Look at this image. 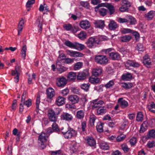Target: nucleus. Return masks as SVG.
Listing matches in <instances>:
<instances>
[{
	"instance_id": "1",
	"label": "nucleus",
	"mask_w": 155,
	"mask_h": 155,
	"mask_svg": "<svg viewBox=\"0 0 155 155\" xmlns=\"http://www.w3.org/2000/svg\"><path fill=\"white\" fill-rule=\"evenodd\" d=\"M104 40V38L102 36H94L90 37L85 43L87 46L90 48H95Z\"/></svg>"
},
{
	"instance_id": "2",
	"label": "nucleus",
	"mask_w": 155,
	"mask_h": 155,
	"mask_svg": "<svg viewBox=\"0 0 155 155\" xmlns=\"http://www.w3.org/2000/svg\"><path fill=\"white\" fill-rule=\"evenodd\" d=\"M63 129L64 128L63 127L61 129V130L62 131V134L65 139H70L73 137H76L77 135V131L74 130L72 128L68 127L67 131L63 130Z\"/></svg>"
},
{
	"instance_id": "3",
	"label": "nucleus",
	"mask_w": 155,
	"mask_h": 155,
	"mask_svg": "<svg viewBox=\"0 0 155 155\" xmlns=\"http://www.w3.org/2000/svg\"><path fill=\"white\" fill-rule=\"evenodd\" d=\"M57 110L58 111V112H54L52 110H48V116L50 121L54 122H56L57 121L58 119L57 115L60 114L61 110L59 109Z\"/></svg>"
},
{
	"instance_id": "4",
	"label": "nucleus",
	"mask_w": 155,
	"mask_h": 155,
	"mask_svg": "<svg viewBox=\"0 0 155 155\" xmlns=\"http://www.w3.org/2000/svg\"><path fill=\"white\" fill-rule=\"evenodd\" d=\"M94 60L97 64L101 65H105L108 63V61L106 56L101 54L96 55Z\"/></svg>"
},
{
	"instance_id": "5",
	"label": "nucleus",
	"mask_w": 155,
	"mask_h": 155,
	"mask_svg": "<svg viewBox=\"0 0 155 155\" xmlns=\"http://www.w3.org/2000/svg\"><path fill=\"white\" fill-rule=\"evenodd\" d=\"M21 72V67L18 65L15 66V70H12V75L16 76L14 77V81L16 83H17L18 82L19 77Z\"/></svg>"
},
{
	"instance_id": "6",
	"label": "nucleus",
	"mask_w": 155,
	"mask_h": 155,
	"mask_svg": "<svg viewBox=\"0 0 155 155\" xmlns=\"http://www.w3.org/2000/svg\"><path fill=\"white\" fill-rule=\"evenodd\" d=\"M103 5L104 6V3L98 4L95 7V10L96 12L98 13L100 15L104 16L106 15L107 10L104 8L102 7Z\"/></svg>"
},
{
	"instance_id": "7",
	"label": "nucleus",
	"mask_w": 155,
	"mask_h": 155,
	"mask_svg": "<svg viewBox=\"0 0 155 155\" xmlns=\"http://www.w3.org/2000/svg\"><path fill=\"white\" fill-rule=\"evenodd\" d=\"M121 6L119 10L121 12H128V8L131 6L132 4L128 0H122Z\"/></svg>"
},
{
	"instance_id": "8",
	"label": "nucleus",
	"mask_w": 155,
	"mask_h": 155,
	"mask_svg": "<svg viewBox=\"0 0 155 155\" xmlns=\"http://www.w3.org/2000/svg\"><path fill=\"white\" fill-rule=\"evenodd\" d=\"M89 73L88 70L85 69L81 72H79L77 75V79L78 80L82 81L85 80L89 76Z\"/></svg>"
},
{
	"instance_id": "9",
	"label": "nucleus",
	"mask_w": 155,
	"mask_h": 155,
	"mask_svg": "<svg viewBox=\"0 0 155 155\" xmlns=\"http://www.w3.org/2000/svg\"><path fill=\"white\" fill-rule=\"evenodd\" d=\"M91 108L93 110L100 107L104 104V102L102 100H99V98L93 100L91 101Z\"/></svg>"
},
{
	"instance_id": "10",
	"label": "nucleus",
	"mask_w": 155,
	"mask_h": 155,
	"mask_svg": "<svg viewBox=\"0 0 155 155\" xmlns=\"http://www.w3.org/2000/svg\"><path fill=\"white\" fill-rule=\"evenodd\" d=\"M85 140L86 141L87 144L92 148L94 149L96 148V140L93 137L91 136L87 137Z\"/></svg>"
},
{
	"instance_id": "11",
	"label": "nucleus",
	"mask_w": 155,
	"mask_h": 155,
	"mask_svg": "<svg viewBox=\"0 0 155 155\" xmlns=\"http://www.w3.org/2000/svg\"><path fill=\"white\" fill-rule=\"evenodd\" d=\"M67 80L64 77L58 78L57 79L56 84L58 87H63L67 83Z\"/></svg>"
},
{
	"instance_id": "12",
	"label": "nucleus",
	"mask_w": 155,
	"mask_h": 155,
	"mask_svg": "<svg viewBox=\"0 0 155 155\" xmlns=\"http://www.w3.org/2000/svg\"><path fill=\"white\" fill-rule=\"evenodd\" d=\"M66 52L71 57H81L84 55L82 53L77 51L67 50Z\"/></svg>"
},
{
	"instance_id": "13",
	"label": "nucleus",
	"mask_w": 155,
	"mask_h": 155,
	"mask_svg": "<svg viewBox=\"0 0 155 155\" xmlns=\"http://www.w3.org/2000/svg\"><path fill=\"white\" fill-rule=\"evenodd\" d=\"M140 64L132 60H128L125 64V67L127 69H129L130 67L134 68L138 67L140 66Z\"/></svg>"
},
{
	"instance_id": "14",
	"label": "nucleus",
	"mask_w": 155,
	"mask_h": 155,
	"mask_svg": "<svg viewBox=\"0 0 155 155\" xmlns=\"http://www.w3.org/2000/svg\"><path fill=\"white\" fill-rule=\"evenodd\" d=\"M60 117L61 120L68 121H71L73 119L72 115L71 114L66 112L63 113L61 115Z\"/></svg>"
},
{
	"instance_id": "15",
	"label": "nucleus",
	"mask_w": 155,
	"mask_h": 155,
	"mask_svg": "<svg viewBox=\"0 0 155 155\" xmlns=\"http://www.w3.org/2000/svg\"><path fill=\"white\" fill-rule=\"evenodd\" d=\"M118 104L122 108L127 107L128 106V102L126 100H124L123 98L121 97L118 100Z\"/></svg>"
},
{
	"instance_id": "16",
	"label": "nucleus",
	"mask_w": 155,
	"mask_h": 155,
	"mask_svg": "<svg viewBox=\"0 0 155 155\" xmlns=\"http://www.w3.org/2000/svg\"><path fill=\"white\" fill-rule=\"evenodd\" d=\"M104 21L101 20H97L94 22L95 27L96 28H103L105 26Z\"/></svg>"
},
{
	"instance_id": "17",
	"label": "nucleus",
	"mask_w": 155,
	"mask_h": 155,
	"mask_svg": "<svg viewBox=\"0 0 155 155\" xmlns=\"http://www.w3.org/2000/svg\"><path fill=\"white\" fill-rule=\"evenodd\" d=\"M66 58V56L63 53L60 54L58 57V59L57 61L56 64L57 66L61 67V63Z\"/></svg>"
},
{
	"instance_id": "18",
	"label": "nucleus",
	"mask_w": 155,
	"mask_h": 155,
	"mask_svg": "<svg viewBox=\"0 0 155 155\" xmlns=\"http://www.w3.org/2000/svg\"><path fill=\"white\" fill-rule=\"evenodd\" d=\"M46 94L48 99H51L55 94L54 90L51 87L48 88L46 90Z\"/></svg>"
},
{
	"instance_id": "19",
	"label": "nucleus",
	"mask_w": 155,
	"mask_h": 155,
	"mask_svg": "<svg viewBox=\"0 0 155 155\" xmlns=\"http://www.w3.org/2000/svg\"><path fill=\"white\" fill-rule=\"evenodd\" d=\"M68 99L69 102L72 104L78 103L79 101V98L76 95H71L69 96Z\"/></svg>"
},
{
	"instance_id": "20",
	"label": "nucleus",
	"mask_w": 155,
	"mask_h": 155,
	"mask_svg": "<svg viewBox=\"0 0 155 155\" xmlns=\"http://www.w3.org/2000/svg\"><path fill=\"white\" fill-rule=\"evenodd\" d=\"M80 26L83 29H86L90 27L91 25L89 22L87 20L82 21L80 23Z\"/></svg>"
},
{
	"instance_id": "21",
	"label": "nucleus",
	"mask_w": 155,
	"mask_h": 155,
	"mask_svg": "<svg viewBox=\"0 0 155 155\" xmlns=\"http://www.w3.org/2000/svg\"><path fill=\"white\" fill-rule=\"evenodd\" d=\"M42 19L41 16L38 17L36 21L35 25L37 26L38 28H39V32L41 33L42 30V23L41 21Z\"/></svg>"
},
{
	"instance_id": "22",
	"label": "nucleus",
	"mask_w": 155,
	"mask_h": 155,
	"mask_svg": "<svg viewBox=\"0 0 155 155\" xmlns=\"http://www.w3.org/2000/svg\"><path fill=\"white\" fill-rule=\"evenodd\" d=\"M108 27L110 30H114L118 27V26L116 22L113 20H111L110 21Z\"/></svg>"
},
{
	"instance_id": "23",
	"label": "nucleus",
	"mask_w": 155,
	"mask_h": 155,
	"mask_svg": "<svg viewBox=\"0 0 155 155\" xmlns=\"http://www.w3.org/2000/svg\"><path fill=\"white\" fill-rule=\"evenodd\" d=\"M109 57L110 59L113 60H116L120 59V55L117 52H112L109 54Z\"/></svg>"
},
{
	"instance_id": "24",
	"label": "nucleus",
	"mask_w": 155,
	"mask_h": 155,
	"mask_svg": "<svg viewBox=\"0 0 155 155\" xmlns=\"http://www.w3.org/2000/svg\"><path fill=\"white\" fill-rule=\"evenodd\" d=\"M143 63L147 68L151 65V61L148 55H146L143 57Z\"/></svg>"
},
{
	"instance_id": "25",
	"label": "nucleus",
	"mask_w": 155,
	"mask_h": 155,
	"mask_svg": "<svg viewBox=\"0 0 155 155\" xmlns=\"http://www.w3.org/2000/svg\"><path fill=\"white\" fill-rule=\"evenodd\" d=\"M107 111L106 107L101 106L97 109L96 112L97 115H102L105 114Z\"/></svg>"
},
{
	"instance_id": "26",
	"label": "nucleus",
	"mask_w": 155,
	"mask_h": 155,
	"mask_svg": "<svg viewBox=\"0 0 155 155\" xmlns=\"http://www.w3.org/2000/svg\"><path fill=\"white\" fill-rule=\"evenodd\" d=\"M48 136L47 134L44 133H42L39 136L38 140L41 141V143H44L47 141Z\"/></svg>"
},
{
	"instance_id": "27",
	"label": "nucleus",
	"mask_w": 155,
	"mask_h": 155,
	"mask_svg": "<svg viewBox=\"0 0 155 155\" xmlns=\"http://www.w3.org/2000/svg\"><path fill=\"white\" fill-rule=\"evenodd\" d=\"M65 99L64 97L59 96L57 98L55 102L58 106H60L65 104Z\"/></svg>"
},
{
	"instance_id": "28",
	"label": "nucleus",
	"mask_w": 155,
	"mask_h": 155,
	"mask_svg": "<svg viewBox=\"0 0 155 155\" xmlns=\"http://www.w3.org/2000/svg\"><path fill=\"white\" fill-rule=\"evenodd\" d=\"M127 23L130 25H134L137 23L136 19L131 15H127Z\"/></svg>"
},
{
	"instance_id": "29",
	"label": "nucleus",
	"mask_w": 155,
	"mask_h": 155,
	"mask_svg": "<svg viewBox=\"0 0 155 155\" xmlns=\"http://www.w3.org/2000/svg\"><path fill=\"white\" fill-rule=\"evenodd\" d=\"M102 71V70L101 68H97L93 69L92 73L94 76L97 77L101 74Z\"/></svg>"
},
{
	"instance_id": "30",
	"label": "nucleus",
	"mask_w": 155,
	"mask_h": 155,
	"mask_svg": "<svg viewBox=\"0 0 155 155\" xmlns=\"http://www.w3.org/2000/svg\"><path fill=\"white\" fill-rule=\"evenodd\" d=\"M132 78L131 74L129 73H127L123 74L121 76V79L124 81H129Z\"/></svg>"
},
{
	"instance_id": "31",
	"label": "nucleus",
	"mask_w": 155,
	"mask_h": 155,
	"mask_svg": "<svg viewBox=\"0 0 155 155\" xmlns=\"http://www.w3.org/2000/svg\"><path fill=\"white\" fill-rule=\"evenodd\" d=\"M104 6L107 7L108 9L110 15H111L114 13L115 12V9L113 5L108 3H105Z\"/></svg>"
},
{
	"instance_id": "32",
	"label": "nucleus",
	"mask_w": 155,
	"mask_h": 155,
	"mask_svg": "<svg viewBox=\"0 0 155 155\" xmlns=\"http://www.w3.org/2000/svg\"><path fill=\"white\" fill-rule=\"evenodd\" d=\"M77 76L76 73L73 72H69L67 76V79L69 81H73L75 80Z\"/></svg>"
},
{
	"instance_id": "33",
	"label": "nucleus",
	"mask_w": 155,
	"mask_h": 155,
	"mask_svg": "<svg viewBox=\"0 0 155 155\" xmlns=\"http://www.w3.org/2000/svg\"><path fill=\"white\" fill-rule=\"evenodd\" d=\"M155 14V11H150L147 13L145 14V17L148 20H151L153 18Z\"/></svg>"
},
{
	"instance_id": "34",
	"label": "nucleus",
	"mask_w": 155,
	"mask_h": 155,
	"mask_svg": "<svg viewBox=\"0 0 155 155\" xmlns=\"http://www.w3.org/2000/svg\"><path fill=\"white\" fill-rule=\"evenodd\" d=\"M84 48V45L75 42L74 43V48L76 49L79 51L83 50Z\"/></svg>"
},
{
	"instance_id": "35",
	"label": "nucleus",
	"mask_w": 155,
	"mask_h": 155,
	"mask_svg": "<svg viewBox=\"0 0 155 155\" xmlns=\"http://www.w3.org/2000/svg\"><path fill=\"white\" fill-rule=\"evenodd\" d=\"M122 87L126 89L131 88L133 86V84L131 83H122Z\"/></svg>"
},
{
	"instance_id": "36",
	"label": "nucleus",
	"mask_w": 155,
	"mask_h": 155,
	"mask_svg": "<svg viewBox=\"0 0 155 155\" xmlns=\"http://www.w3.org/2000/svg\"><path fill=\"white\" fill-rule=\"evenodd\" d=\"M84 115V112L83 110H80L77 111L76 115V117L78 119H83Z\"/></svg>"
},
{
	"instance_id": "37",
	"label": "nucleus",
	"mask_w": 155,
	"mask_h": 155,
	"mask_svg": "<svg viewBox=\"0 0 155 155\" xmlns=\"http://www.w3.org/2000/svg\"><path fill=\"white\" fill-rule=\"evenodd\" d=\"M24 23V20L23 19H22L20 21L19 24L18 25V35H19L23 27V25Z\"/></svg>"
},
{
	"instance_id": "38",
	"label": "nucleus",
	"mask_w": 155,
	"mask_h": 155,
	"mask_svg": "<svg viewBox=\"0 0 155 155\" xmlns=\"http://www.w3.org/2000/svg\"><path fill=\"white\" fill-rule=\"evenodd\" d=\"M27 50V47L26 45H24L22 47L21 51V55L22 58L25 59L26 57V52Z\"/></svg>"
},
{
	"instance_id": "39",
	"label": "nucleus",
	"mask_w": 155,
	"mask_h": 155,
	"mask_svg": "<svg viewBox=\"0 0 155 155\" xmlns=\"http://www.w3.org/2000/svg\"><path fill=\"white\" fill-rule=\"evenodd\" d=\"M100 147L101 149L103 150H107L109 148L108 144L105 142H102L100 143Z\"/></svg>"
},
{
	"instance_id": "40",
	"label": "nucleus",
	"mask_w": 155,
	"mask_h": 155,
	"mask_svg": "<svg viewBox=\"0 0 155 155\" xmlns=\"http://www.w3.org/2000/svg\"><path fill=\"white\" fill-rule=\"evenodd\" d=\"M89 80L90 83L94 84H98L100 81V79L98 78H90Z\"/></svg>"
},
{
	"instance_id": "41",
	"label": "nucleus",
	"mask_w": 155,
	"mask_h": 155,
	"mask_svg": "<svg viewBox=\"0 0 155 155\" xmlns=\"http://www.w3.org/2000/svg\"><path fill=\"white\" fill-rule=\"evenodd\" d=\"M78 37L81 40H84L87 38V34L84 31L81 32L77 35Z\"/></svg>"
},
{
	"instance_id": "42",
	"label": "nucleus",
	"mask_w": 155,
	"mask_h": 155,
	"mask_svg": "<svg viewBox=\"0 0 155 155\" xmlns=\"http://www.w3.org/2000/svg\"><path fill=\"white\" fill-rule=\"evenodd\" d=\"M136 49L139 52H143L145 50V48L142 44L138 43L136 47Z\"/></svg>"
},
{
	"instance_id": "43",
	"label": "nucleus",
	"mask_w": 155,
	"mask_h": 155,
	"mask_svg": "<svg viewBox=\"0 0 155 155\" xmlns=\"http://www.w3.org/2000/svg\"><path fill=\"white\" fill-rule=\"evenodd\" d=\"M104 125V124L102 123H98L96 128L97 130V131L101 133L103 131V125Z\"/></svg>"
},
{
	"instance_id": "44",
	"label": "nucleus",
	"mask_w": 155,
	"mask_h": 155,
	"mask_svg": "<svg viewBox=\"0 0 155 155\" xmlns=\"http://www.w3.org/2000/svg\"><path fill=\"white\" fill-rule=\"evenodd\" d=\"M52 130L54 132L58 133L60 132V130L58 124L55 122H54L52 125Z\"/></svg>"
},
{
	"instance_id": "45",
	"label": "nucleus",
	"mask_w": 155,
	"mask_h": 155,
	"mask_svg": "<svg viewBox=\"0 0 155 155\" xmlns=\"http://www.w3.org/2000/svg\"><path fill=\"white\" fill-rule=\"evenodd\" d=\"M83 65V63L82 62H78L75 64L74 67V69L75 70H77L81 68Z\"/></svg>"
},
{
	"instance_id": "46",
	"label": "nucleus",
	"mask_w": 155,
	"mask_h": 155,
	"mask_svg": "<svg viewBox=\"0 0 155 155\" xmlns=\"http://www.w3.org/2000/svg\"><path fill=\"white\" fill-rule=\"evenodd\" d=\"M40 102V96L38 95L37 97L36 102V108L35 110V111L36 112L38 113L39 112V104Z\"/></svg>"
},
{
	"instance_id": "47",
	"label": "nucleus",
	"mask_w": 155,
	"mask_h": 155,
	"mask_svg": "<svg viewBox=\"0 0 155 155\" xmlns=\"http://www.w3.org/2000/svg\"><path fill=\"white\" fill-rule=\"evenodd\" d=\"M96 119V117L94 115H91L90 117V124L91 127L94 125V123Z\"/></svg>"
},
{
	"instance_id": "48",
	"label": "nucleus",
	"mask_w": 155,
	"mask_h": 155,
	"mask_svg": "<svg viewBox=\"0 0 155 155\" xmlns=\"http://www.w3.org/2000/svg\"><path fill=\"white\" fill-rule=\"evenodd\" d=\"M90 86V84L89 83L83 84L81 85L80 87L84 91H87L89 90Z\"/></svg>"
},
{
	"instance_id": "49",
	"label": "nucleus",
	"mask_w": 155,
	"mask_h": 155,
	"mask_svg": "<svg viewBox=\"0 0 155 155\" xmlns=\"http://www.w3.org/2000/svg\"><path fill=\"white\" fill-rule=\"evenodd\" d=\"M131 38L130 36L125 35L121 37V41L122 42H127L129 41Z\"/></svg>"
},
{
	"instance_id": "50",
	"label": "nucleus",
	"mask_w": 155,
	"mask_h": 155,
	"mask_svg": "<svg viewBox=\"0 0 155 155\" xmlns=\"http://www.w3.org/2000/svg\"><path fill=\"white\" fill-rule=\"evenodd\" d=\"M143 119V115L142 112H140L137 113L136 120L137 121H142Z\"/></svg>"
},
{
	"instance_id": "51",
	"label": "nucleus",
	"mask_w": 155,
	"mask_h": 155,
	"mask_svg": "<svg viewBox=\"0 0 155 155\" xmlns=\"http://www.w3.org/2000/svg\"><path fill=\"white\" fill-rule=\"evenodd\" d=\"M121 147L125 153H127L129 151L130 148L126 144L124 143L121 144Z\"/></svg>"
},
{
	"instance_id": "52",
	"label": "nucleus",
	"mask_w": 155,
	"mask_h": 155,
	"mask_svg": "<svg viewBox=\"0 0 155 155\" xmlns=\"http://www.w3.org/2000/svg\"><path fill=\"white\" fill-rule=\"evenodd\" d=\"M147 137L148 139L151 137L155 138V130L153 129L149 131L147 135Z\"/></svg>"
},
{
	"instance_id": "53",
	"label": "nucleus",
	"mask_w": 155,
	"mask_h": 155,
	"mask_svg": "<svg viewBox=\"0 0 155 155\" xmlns=\"http://www.w3.org/2000/svg\"><path fill=\"white\" fill-rule=\"evenodd\" d=\"M63 28L67 31H71L72 28V25L71 24H64L63 25Z\"/></svg>"
},
{
	"instance_id": "54",
	"label": "nucleus",
	"mask_w": 155,
	"mask_h": 155,
	"mask_svg": "<svg viewBox=\"0 0 155 155\" xmlns=\"http://www.w3.org/2000/svg\"><path fill=\"white\" fill-rule=\"evenodd\" d=\"M121 32L123 34L132 33V30L129 28H123L120 30Z\"/></svg>"
},
{
	"instance_id": "55",
	"label": "nucleus",
	"mask_w": 155,
	"mask_h": 155,
	"mask_svg": "<svg viewBox=\"0 0 155 155\" xmlns=\"http://www.w3.org/2000/svg\"><path fill=\"white\" fill-rule=\"evenodd\" d=\"M64 44L65 45L70 48H74V43H72L69 40L66 41Z\"/></svg>"
},
{
	"instance_id": "56",
	"label": "nucleus",
	"mask_w": 155,
	"mask_h": 155,
	"mask_svg": "<svg viewBox=\"0 0 155 155\" xmlns=\"http://www.w3.org/2000/svg\"><path fill=\"white\" fill-rule=\"evenodd\" d=\"M74 59L69 58H65L64 61L62 62L63 63L69 64L73 63L74 62Z\"/></svg>"
},
{
	"instance_id": "57",
	"label": "nucleus",
	"mask_w": 155,
	"mask_h": 155,
	"mask_svg": "<svg viewBox=\"0 0 155 155\" xmlns=\"http://www.w3.org/2000/svg\"><path fill=\"white\" fill-rule=\"evenodd\" d=\"M114 84V82L113 80L109 81L104 86L106 88H109L112 87Z\"/></svg>"
},
{
	"instance_id": "58",
	"label": "nucleus",
	"mask_w": 155,
	"mask_h": 155,
	"mask_svg": "<svg viewBox=\"0 0 155 155\" xmlns=\"http://www.w3.org/2000/svg\"><path fill=\"white\" fill-rule=\"evenodd\" d=\"M35 2V0H28L26 3V6L27 8L31 7L32 5Z\"/></svg>"
},
{
	"instance_id": "59",
	"label": "nucleus",
	"mask_w": 155,
	"mask_h": 155,
	"mask_svg": "<svg viewBox=\"0 0 155 155\" xmlns=\"http://www.w3.org/2000/svg\"><path fill=\"white\" fill-rule=\"evenodd\" d=\"M104 87L103 84H101L96 86L94 87V89L95 90L99 92L103 91V87Z\"/></svg>"
},
{
	"instance_id": "60",
	"label": "nucleus",
	"mask_w": 155,
	"mask_h": 155,
	"mask_svg": "<svg viewBox=\"0 0 155 155\" xmlns=\"http://www.w3.org/2000/svg\"><path fill=\"white\" fill-rule=\"evenodd\" d=\"M118 21L120 23H127V16L124 18H119L118 19Z\"/></svg>"
},
{
	"instance_id": "61",
	"label": "nucleus",
	"mask_w": 155,
	"mask_h": 155,
	"mask_svg": "<svg viewBox=\"0 0 155 155\" xmlns=\"http://www.w3.org/2000/svg\"><path fill=\"white\" fill-rule=\"evenodd\" d=\"M23 104L27 106V107H29L31 105V100L29 99L26 101H24V103H22Z\"/></svg>"
},
{
	"instance_id": "62",
	"label": "nucleus",
	"mask_w": 155,
	"mask_h": 155,
	"mask_svg": "<svg viewBox=\"0 0 155 155\" xmlns=\"http://www.w3.org/2000/svg\"><path fill=\"white\" fill-rule=\"evenodd\" d=\"M137 142L136 138L135 137H133L130 139L129 140V142L131 145L134 146L135 145Z\"/></svg>"
},
{
	"instance_id": "63",
	"label": "nucleus",
	"mask_w": 155,
	"mask_h": 155,
	"mask_svg": "<svg viewBox=\"0 0 155 155\" xmlns=\"http://www.w3.org/2000/svg\"><path fill=\"white\" fill-rule=\"evenodd\" d=\"M81 130L83 132H85L86 130V123L84 121L81 123Z\"/></svg>"
},
{
	"instance_id": "64",
	"label": "nucleus",
	"mask_w": 155,
	"mask_h": 155,
	"mask_svg": "<svg viewBox=\"0 0 155 155\" xmlns=\"http://www.w3.org/2000/svg\"><path fill=\"white\" fill-rule=\"evenodd\" d=\"M148 109H150L151 108L155 109V103L153 102H151L150 105L147 106Z\"/></svg>"
}]
</instances>
